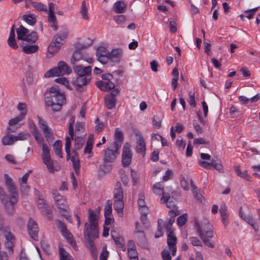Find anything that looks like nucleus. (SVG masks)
<instances>
[{"label": "nucleus", "instance_id": "obj_1", "mask_svg": "<svg viewBox=\"0 0 260 260\" xmlns=\"http://www.w3.org/2000/svg\"><path fill=\"white\" fill-rule=\"evenodd\" d=\"M50 96L45 98L47 106H51L53 111H59L63 104L66 103L65 95L61 93L57 86L51 87L49 89Z\"/></svg>", "mask_w": 260, "mask_h": 260}, {"label": "nucleus", "instance_id": "obj_2", "mask_svg": "<svg viewBox=\"0 0 260 260\" xmlns=\"http://www.w3.org/2000/svg\"><path fill=\"white\" fill-rule=\"evenodd\" d=\"M69 31L66 28L59 31L58 34L55 35L48 47V52L51 54L57 52L62 45V41H64L68 36Z\"/></svg>", "mask_w": 260, "mask_h": 260}, {"label": "nucleus", "instance_id": "obj_3", "mask_svg": "<svg viewBox=\"0 0 260 260\" xmlns=\"http://www.w3.org/2000/svg\"><path fill=\"white\" fill-rule=\"evenodd\" d=\"M16 32L17 39L21 40L22 42L24 43L34 44L38 39V35L37 32L35 31L30 32L29 29L23 25H20L18 28H16Z\"/></svg>", "mask_w": 260, "mask_h": 260}, {"label": "nucleus", "instance_id": "obj_4", "mask_svg": "<svg viewBox=\"0 0 260 260\" xmlns=\"http://www.w3.org/2000/svg\"><path fill=\"white\" fill-rule=\"evenodd\" d=\"M71 73L72 69L64 61H60L58 63V66L48 71L44 75V77L50 78L65 74H70Z\"/></svg>", "mask_w": 260, "mask_h": 260}, {"label": "nucleus", "instance_id": "obj_5", "mask_svg": "<svg viewBox=\"0 0 260 260\" xmlns=\"http://www.w3.org/2000/svg\"><path fill=\"white\" fill-rule=\"evenodd\" d=\"M42 158L44 164L46 166L49 171L53 173L54 171H58V169L54 167V161L51 159L50 154V149L47 145L45 143H42Z\"/></svg>", "mask_w": 260, "mask_h": 260}, {"label": "nucleus", "instance_id": "obj_6", "mask_svg": "<svg viewBox=\"0 0 260 260\" xmlns=\"http://www.w3.org/2000/svg\"><path fill=\"white\" fill-rule=\"evenodd\" d=\"M88 220L89 223H85L84 225V230L86 229L87 231H93L94 234H97L98 229V217L97 214L91 209H89Z\"/></svg>", "mask_w": 260, "mask_h": 260}, {"label": "nucleus", "instance_id": "obj_7", "mask_svg": "<svg viewBox=\"0 0 260 260\" xmlns=\"http://www.w3.org/2000/svg\"><path fill=\"white\" fill-rule=\"evenodd\" d=\"M133 152L131 145L128 142L124 143L122 153L121 163L123 167H127L131 163Z\"/></svg>", "mask_w": 260, "mask_h": 260}, {"label": "nucleus", "instance_id": "obj_8", "mask_svg": "<svg viewBox=\"0 0 260 260\" xmlns=\"http://www.w3.org/2000/svg\"><path fill=\"white\" fill-rule=\"evenodd\" d=\"M53 195L54 196V201L60 212H67L69 207L67 205L66 200L63 197L57 192V191H56L55 193H53Z\"/></svg>", "mask_w": 260, "mask_h": 260}, {"label": "nucleus", "instance_id": "obj_9", "mask_svg": "<svg viewBox=\"0 0 260 260\" xmlns=\"http://www.w3.org/2000/svg\"><path fill=\"white\" fill-rule=\"evenodd\" d=\"M38 118L39 127L43 131L46 140L48 143L51 142L53 139L52 131L48 127L46 122L43 119H42L40 117Z\"/></svg>", "mask_w": 260, "mask_h": 260}, {"label": "nucleus", "instance_id": "obj_10", "mask_svg": "<svg viewBox=\"0 0 260 260\" xmlns=\"http://www.w3.org/2000/svg\"><path fill=\"white\" fill-rule=\"evenodd\" d=\"M0 231L2 232L6 238V241H11L15 242V238L11 231L10 227L8 225H5L3 219H0Z\"/></svg>", "mask_w": 260, "mask_h": 260}, {"label": "nucleus", "instance_id": "obj_11", "mask_svg": "<svg viewBox=\"0 0 260 260\" xmlns=\"http://www.w3.org/2000/svg\"><path fill=\"white\" fill-rule=\"evenodd\" d=\"M27 228L30 237L35 240H37L39 228L37 222L34 219L30 218L27 224Z\"/></svg>", "mask_w": 260, "mask_h": 260}, {"label": "nucleus", "instance_id": "obj_12", "mask_svg": "<svg viewBox=\"0 0 260 260\" xmlns=\"http://www.w3.org/2000/svg\"><path fill=\"white\" fill-rule=\"evenodd\" d=\"M109 51L104 46L99 47L96 49V54L99 61L105 64L108 61Z\"/></svg>", "mask_w": 260, "mask_h": 260}, {"label": "nucleus", "instance_id": "obj_13", "mask_svg": "<svg viewBox=\"0 0 260 260\" xmlns=\"http://www.w3.org/2000/svg\"><path fill=\"white\" fill-rule=\"evenodd\" d=\"M18 202V199H16L14 197H9V201H6L4 202L3 204L4 206L6 211L9 215H13L15 212V205Z\"/></svg>", "mask_w": 260, "mask_h": 260}, {"label": "nucleus", "instance_id": "obj_14", "mask_svg": "<svg viewBox=\"0 0 260 260\" xmlns=\"http://www.w3.org/2000/svg\"><path fill=\"white\" fill-rule=\"evenodd\" d=\"M73 70L78 76H88L91 74L92 68L90 66L84 67L79 65L74 66Z\"/></svg>", "mask_w": 260, "mask_h": 260}, {"label": "nucleus", "instance_id": "obj_15", "mask_svg": "<svg viewBox=\"0 0 260 260\" xmlns=\"http://www.w3.org/2000/svg\"><path fill=\"white\" fill-rule=\"evenodd\" d=\"M84 237L88 244V248L95 247L94 242L92 238L95 239L99 237V231H97V234H94L93 231H87V230L86 229L84 230Z\"/></svg>", "mask_w": 260, "mask_h": 260}, {"label": "nucleus", "instance_id": "obj_16", "mask_svg": "<svg viewBox=\"0 0 260 260\" xmlns=\"http://www.w3.org/2000/svg\"><path fill=\"white\" fill-rule=\"evenodd\" d=\"M123 54V51L121 49H113L111 52L109 53L108 60H110L112 62L118 63L120 62Z\"/></svg>", "mask_w": 260, "mask_h": 260}, {"label": "nucleus", "instance_id": "obj_17", "mask_svg": "<svg viewBox=\"0 0 260 260\" xmlns=\"http://www.w3.org/2000/svg\"><path fill=\"white\" fill-rule=\"evenodd\" d=\"M69 159H71L74 171L76 174L78 175L80 173V164L79 159V155L77 151L75 150L72 151Z\"/></svg>", "mask_w": 260, "mask_h": 260}, {"label": "nucleus", "instance_id": "obj_18", "mask_svg": "<svg viewBox=\"0 0 260 260\" xmlns=\"http://www.w3.org/2000/svg\"><path fill=\"white\" fill-rule=\"evenodd\" d=\"M194 225L196 228L197 232L199 233L200 238L203 240L204 244L210 248H214V244L209 239H207L205 234L203 233L202 229L200 226V223L196 221L195 222Z\"/></svg>", "mask_w": 260, "mask_h": 260}, {"label": "nucleus", "instance_id": "obj_19", "mask_svg": "<svg viewBox=\"0 0 260 260\" xmlns=\"http://www.w3.org/2000/svg\"><path fill=\"white\" fill-rule=\"evenodd\" d=\"M200 226L207 239L213 237L214 232L212 230V226L209 224L208 220H205L204 223H202Z\"/></svg>", "mask_w": 260, "mask_h": 260}, {"label": "nucleus", "instance_id": "obj_20", "mask_svg": "<svg viewBox=\"0 0 260 260\" xmlns=\"http://www.w3.org/2000/svg\"><path fill=\"white\" fill-rule=\"evenodd\" d=\"M136 151L138 153H141L143 156L146 153V146L144 139L141 135L137 139Z\"/></svg>", "mask_w": 260, "mask_h": 260}, {"label": "nucleus", "instance_id": "obj_21", "mask_svg": "<svg viewBox=\"0 0 260 260\" xmlns=\"http://www.w3.org/2000/svg\"><path fill=\"white\" fill-rule=\"evenodd\" d=\"M117 154L113 150L107 148L105 150L103 160L105 162H113L116 159Z\"/></svg>", "mask_w": 260, "mask_h": 260}, {"label": "nucleus", "instance_id": "obj_22", "mask_svg": "<svg viewBox=\"0 0 260 260\" xmlns=\"http://www.w3.org/2000/svg\"><path fill=\"white\" fill-rule=\"evenodd\" d=\"M96 85L103 91L110 90L115 88V84L110 81H98L95 83Z\"/></svg>", "mask_w": 260, "mask_h": 260}, {"label": "nucleus", "instance_id": "obj_23", "mask_svg": "<svg viewBox=\"0 0 260 260\" xmlns=\"http://www.w3.org/2000/svg\"><path fill=\"white\" fill-rule=\"evenodd\" d=\"M20 45L22 47L23 52L27 54L35 53L39 50V46L36 45H27L21 42Z\"/></svg>", "mask_w": 260, "mask_h": 260}, {"label": "nucleus", "instance_id": "obj_24", "mask_svg": "<svg viewBox=\"0 0 260 260\" xmlns=\"http://www.w3.org/2000/svg\"><path fill=\"white\" fill-rule=\"evenodd\" d=\"M161 201L164 203H166L167 206L169 208L175 209L176 205L175 204V201L173 198L171 199L169 193H163L161 198Z\"/></svg>", "mask_w": 260, "mask_h": 260}, {"label": "nucleus", "instance_id": "obj_25", "mask_svg": "<svg viewBox=\"0 0 260 260\" xmlns=\"http://www.w3.org/2000/svg\"><path fill=\"white\" fill-rule=\"evenodd\" d=\"M219 212L221 217V221L224 226H226L229 223V216L227 213V208L225 204L221 205Z\"/></svg>", "mask_w": 260, "mask_h": 260}, {"label": "nucleus", "instance_id": "obj_26", "mask_svg": "<svg viewBox=\"0 0 260 260\" xmlns=\"http://www.w3.org/2000/svg\"><path fill=\"white\" fill-rule=\"evenodd\" d=\"M113 9L116 13H123L126 11V5L124 2L118 1L114 3Z\"/></svg>", "mask_w": 260, "mask_h": 260}, {"label": "nucleus", "instance_id": "obj_27", "mask_svg": "<svg viewBox=\"0 0 260 260\" xmlns=\"http://www.w3.org/2000/svg\"><path fill=\"white\" fill-rule=\"evenodd\" d=\"M90 78L87 76H78L75 80L73 81L74 86H84L90 82Z\"/></svg>", "mask_w": 260, "mask_h": 260}, {"label": "nucleus", "instance_id": "obj_28", "mask_svg": "<svg viewBox=\"0 0 260 260\" xmlns=\"http://www.w3.org/2000/svg\"><path fill=\"white\" fill-rule=\"evenodd\" d=\"M108 162L104 161L100 165L98 171V175L104 176L106 173H109L112 169V165H108Z\"/></svg>", "mask_w": 260, "mask_h": 260}, {"label": "nucleus", "instance_id": "obj_29", "mask_svg": "<svg viewBox=\"0 0 260 260\" xmlns=\"http://www.w3.org/2000/svg\"><path fill=\"white\" fill-rule=\"evenodd\" d=\"M116 103V98H113L111 95L107 94L105 96V105L107 109L112 110L115 108Z\"/></svg>", "mask_w": 260, "mask_h": 260}, {"label": "nucleus", "instance_id": "obj_30", "mask_svg": "<svg viewBox=\"0 0 260 260\" xmlns=\"http://www.w3.org/2000/svg\"><path fill=\"white\" fill-rule=\"evenodd\" d=\"M123 189L121 187V183L119 181H118L116 183L115 188L114 189V199L123 200Z\"/></svg>", "mask_w": 260, "mask_h": 260}, {"label": "nucleus", "instance_id": "obj_31", "mask_svg": "<svg viewBox=\"0 0 260 260\" xmlns=\"http://www.w3.org/2000/svg\"><path fill=\"white\" fill-rule=\"evenodd\" d=\"M138 233L139 234V235L137 237L138 243L142 248L145 249L147 248L148 244L144 233L142 231H138Z\"/></svg>", "mask_w": 260, "mask_h": 260}, {"label": "nucleus", "instance_id": "obj_32", "mask_svg": "<svg viewBox=\"0 0 260 260\" xmlns=\"http://www.w3.org/2000/svg\"><path fill=\"white\" fill-rule=\"evenodd\" d=\"M116 232L115 231L111 232V236L112 239H113L115 244L117 246L118 248H120L123 251H125V247L124 244L122 243L123 241L122 239L120 237L115 236L114 234Z\"/></svg>", "mask_w": 260, "mask_h": 260}, {"label": "nucleus", "instance_id": "obj_33", "mask_svg": "<svg viewBox=\"0 0 260 260\" xmlns=\"http://www.w3.org/2000/svg\"><path fill=\"white\" fill-rule=\"evenodd\" d=\"M38 207L39 209H42V211H45L46 214H49L50 208L46 203L45 200L43 198H39L37 202Z\"/></svg>", "mask_w": 260, "mask_h": 260}, {"label": "nucleus", "instance_id": "obj_34", "mask_svg": "<svg viewBox=\"0 0 260 260\" xmlns=\"http://www.w3.org/2000/svg\"><path fill=\"white\" fill-rule=\"evenodd\" d=\"M26 115V111L22 112L19 115L16 117L9 120V124L11 126L17 124L19 122L25 118Z\"/></svg>", "mask_w": 260, "mask_h": 260}, {"label": "nucleus", "instance_id": "obj_35", "mask_svg": "<svg viewBox=\"0 0 260 260\" xmlns=\"http://www.w3.org/2000/svg\"><path fill=\"white\" fill-rule=\"evenodd\" d=\"M62 142L60 140H57L53 145L54 152L60 158L62 157L61 152Z\"/></svg>", "mask_w": 260, "mask_h": 260}, {"label": "nucleus", "instance_id": "obj_36", "mask_svg": "<svg viewBox=\"0 0 260 260\" xmlns=\"http://www.w3.org/2000/svg\"><path fill=\"white\" fill-rule=\"evenodd\" d=\"M73 140V139H71V138L68 136L66 138L65 150L67 153V160H69L71 154H72L70 149L71 146V141Z\"/></svg>", "mask_w": 260, "mask_h": 260}, {"label": "nucleus", "instance_id": "obj_37", "mask_svg": "<svg viewBox=\"0 0 260 260\" xmlns=\"http://www.w3.org/2000/svg\"><path fill=\"white\" fill-rule=\"evenodd\" d=\"M14 142V136L13 135L8 134L2 139V143L4 145H11Z\"/></svg>", "mask_w": 260, "mask_h": 260}, {"label": "nucleus", "instance_id": "obj_38", "mask_svg": "<svg viewBox=\"0 0 260 260\" xmlns=\"http://www.w3.org/2000/svg\"><path fill=\"white\" fill-rule=\"evenodd\" d=\"M167 237V244L169 247L172 248L176 246L177 243V238L174 236V234L172 235V233L170 232L169 234H168Z\"/></svg>", "mask_w": 260, "mask_h": 260}, {"label": "nucleus", "instance_id": "obj_39", "mask_svg": "<svg viewBox=\"0 0 260 260\" xmlns=\"http://www.w3.org/2000/svg\"><path fill=\"white\" fill-rule=\"evenodd\" d=\"M23 19L29 25H34L37 21L36 18L32 14L24 15Z\"/></svg>", "mask_w": 260, "mask_h": 260}, {"label": "nucleus", "instance_id": "obj_40", "mask_svg": "<svg viewBox=\"0 0 260 260\" xmlns=\"http://www.w3.org/2000/svg\"><path fill=\"white\" fill-rule=\"evenodd\" d=\"M60 260H74L63 248H59Z\"/></svg>", "mask_w": 260, "mask_h": 260}, {"label": "nucleus", "instance_id": "obj_41", "mask_svg": "<svg viewBox=\"0 0 260 260\" xmlns=\"http://www.w3.org/2000/svg\"><path fill=\"white\" fill-rule=\"evenodd\" d=\"M234 170L238 176L244 178L247 181L250 180V177L246 171H241L238 166H235L234 167Z\"/></svg>", "mask_w": 260, "mask_h": 260}, {"label": "nucleus", "instance_id": "obj_42", "mask_svg": "<svg viewBox=\"0 0 260 260\" xmlns=\"http://www.w3.org/2000/svg\"><path fill=\"white\" fill-rule=\"evenodd\" d=\"M74 140L75 144L73 150L77 151V150H80L82 148L84 143V140L82 137H77L75 138Z\"/></svg>", "mask_w": 260, "mask_h": 260}, {"label": "nucleus", "instance_id": "obj_43", "mask_svg": "<svg viewBox=\"0 0 260 260\" xmlns=\"http://www.w3.org/2000/svg\"><path fill=\"white\" fill-rule=\"evenodd\" d=\"M124 207V203L122 200H114V208L119 213L122 212Z\"/></svg>", "mask_w": 260, "mask_h": 260}, {"label": "nucleus", "instance_id": "obj_44", "mask_svg": "<svg viewBox=\"0 0 260 260\" xmlns=\"http://www.w3.org/2000/svg\"><path fill=\"white\" fill-rule=\"evenodd\" d=\"M30 137V134L29 133L21 132L17 136H14V141L16 142L19 140H25Z\"/></svg>", "mask_w": 260, "mask_h": 260}, {"label": "nucleus", "instance_id": "obj_45", "mask_svg": "<svg viewBox=\"0 0 260 260\" xmlns=\"http://www.w3.org/2000/svg\"><path fill=\"white\" fill-rule=\"evenodd\" d=\"M55 222L57 228L60 231L61 234L68 230L66 224L60 220L56 219L55 220Z\"/></svg>", "mask_w": 260, "mask_h": 260}, {"label": "nucleus", "instance_id": "obj_46", "mask_svg": "<svg viewBox=\"0 0 260 260\" xmlns=\"http://www.w3.org/2000/svg\"><path fill=\"white\" fill-rule=\"evenodd\" d=\"M30 5L38 11L44 12L47 11V7L41 3L31 2L30 3Z\"/></svg>", "mask_w": 260, "mask_h": 260}, {"label": "nucleus", "instance_id": "obj_47", "mask_svg": "<svg viewBox=\"0 0 260 260\" xmlns=\"http://www.w3.org/2000/svg\"><path fill=\"white\" fill-rule=\"evenodd\" d=\"M112 202L111 200H108L104 208V215L110 216L112 214Z\"/></svg>", "mask_w": 260, "mask_h": 260}, {"label": "nucleus", "instance_id": "obj_48", "mask_svg": "<svg viewBox=\"0 0 260 260\" xmlns=\"http://www.w3.org/2000/svg\"><path fill=\"white\" fill-rule=\"evenodd\" d=\"M114 138L115 141L119 142L120 144L123 141V134L118 128L115 129Z\"/></svg>", "mask_w": 260, "mask_h": 260}, {"label": "nucleus", "instance_id": "obj_49", "mask_svg": "<svg viewBox=\"0 0 260 260\" xmlns=\"http://www.w3.org/2000/svg\"><path fill=\"white\" fill-rule=\"evenodd\" d=\"M187 214H184L177 218V223L180 227L184 225L187 221Z\"/></svg>", "mask_w": 260, "mask_h": 260}, {"label": "nucleus", "instance_id": "obj_50", "mask_svg": "<svg viewBox=\"0 0 260 260\" xmlns=\"http://www.w3.org/2000/svg\"><path fill=\"white\" fill-rule=\"evenodd\" d=\"M7 188L9 192L11 193V196L10 197H14L16 199H18V194L16 190L15 184L7 186Z\"/></svg>", "mask_w": 260, "mask_h": 260}, {"label": "nucleus", "instance_id": "obj_51", "mask_svg": "<svg viewBox=\"0 0 260 260\" xmlns=\"http://www.w3.org/2000/svg\"><path fill=\"white\" fill-rule=\"evenodd\" d=\"M81 13L83 19L87 20L88 19L87 9L86 7V4L85 1H83L82 3V6L81 8Z\"/></svg>", "mask_w": 260, "mask_h": 260}, {"label": "nucleus", "instance_id": "obj_52", "mask_svg": "<svg viewBox=\"0 0 260 260\" xmlns=\"http://www.w3.org/2000/svg\"><path fill=\"white\" fill-rule=\"evenodd\" d=\"M81 58V52L79 51H75L73 54L71 59V62L72 64H75L76 62Z\"/></svg>", "mask_w": 260, "mask_h": 260}, {"label": "nucleus", "instance_id": "obj_53", "mask_svg": "<svg viewBox=\"0 0 260 260\" xmlns=\"http://www.w3.org/2000/svg\"><path fill=\"white\" fill-rule=\"evenodd\" d=\"M32 136L34 137L35 140L39 145H42L44 143V138L40 135L39 131L31 132Z\"/></svg>", "mask_w": 260, "mask_h": 260}, {"label": "nucleus", "instance_id": "obj_54", "mask_svg": "<svg viewBox=\"0 0 260 260\" xmlns=\"http://www.w3.org/2000/svg\"><path fill=\"white\" fill-rule=\"evenodd\" d=\"M198 163L201 167L204 169H210L214 164V159H212L210 162L199 160Z\"/></svg>", "mask_w": 260, "mask_h": 260}, {"label": "nucleus", "instance_id": "obj_55", "mask_svg": "<svg viewBox=\"0 0 260 260\" xmlns=\"http://www.w3.org/2000/svg\"><path fill=\"white\" fill-rule=\"evenodd\" d=\"M160 222H162V220L161 219H159L158 220V222H157L158 226H157V232H156L155 235V238H159L161 236H162L163 235V232H162L163 229L161 225Z\"/></svg>", "mask_w": 260, "mask_h": 260}, {"label": "nucleus", "instance_id": "obj_56", "mask_svg": "<svg viewBox=\"0 0 260 260\" xmlns=\"http://www.w3.org/2000/svg\"><path fill=\"white\" fill-rule=\"evenodd\" d=\"M153 192L156 194H160L163 193V188L161 187L160 183H156L153 186Z\"/></svg>", "mask_w": 260, "mask_h": 260}, {"label": "nucleus", "instance_id": "obj_57", "mask_svg": "<svg viewBox=\"0 0 260 260\" xmlns=\"http://www.w3.org/2000/svg\"><path fill=\"white\" fill-rule=\"evenodd\" d=\"M108 255L109 252L107 249L106 246H105L102 248V251L100 256V260H107Z\"/></svg>", "mask_w": 260, "mask_h": 260}, {"label": "nucleus", "instance_id": "obj_58", "mask_svg": "<svg viewBox=\"0 0 260 260\" xmlns=\"http://www.w3.org/2000/svg\"><path fill=\"white\" fill-rule=\"evenodd\" d=\"M138 204L140 207H146V202L145 201V196L143 193H140L139 194Z\"/></svg>", "mask_w": 260, "mask_h": 260}, {"label": "nucleus", "instance_id": "obj_59", "mask_svg": "<svg viewBox=\"0 0 260 260\" xmlns=\"http://www.w3.org/2000/svg\"><path fill=\"white\" fill-rule=\"evenodd\" d=\"M128 257L130 258H136L138 257V252L136 250V248H127Z\"/></svg>", "mask_w": 260, "mask_h": 260}, {"label": "nucleus", "instance_id": "obj_60", "mask_svg": "<svg viewBox=\"0 0 260 260\" xmlns=\"http://www.w3.org/2000/svg\"><path fill=\"white\" fill-rule=\"evenodd\" d=\"M8 43L9 46L13 49H16L18 47L15 38H9L8 39Z\"/></svg>", "mask_w": 260, "mask_h": 260}, {"label": "nucleus", "instance_id": "obj_61", "mask_svg": "<svg viewBox=\"0 0 260 260\" xmlns=\"http://www.w3.org/2000/svg\"><path fill=\"white\" fill-rule=\"evenodd\" d=\"M188 94L189 99L188 101L189 104L191 107H195L196 106V103L195 101L194 94L191 91H190Z\"/></svg>", "mask_w": 260, "mask_h": 260}, {"label": "nucleus", "instance_id": "obj_62", "mask_svg": "<svg viewBox=\"0 0 260 260\" xmlns=\"http://www.w3.org/2000/svg\"><path fill=\"white\" fill-rule=\"evenodd\" d=\"M209 143H210L209 141L205 140L202 138L195 139L193 141V144L194 145H196V144H197V145H201V144L208 145V144H209Z\"/></svg>", "mask_w": 260, "mask_h": 260}, {"label": "nucleus", "instance_id": "obj_63", "mask_svg": "<svg viewBox=\"0 0 260 260\" xmlns=\"http://www.w3.org/2000/svg\"><path fill=\"white\" fill-rule=\"evenodd\" d=\"M15 242L11 241H6L5 242V247L8 249L9 252L10 253H13V248L14 246Z\"/></svg>", "mask_w": 260, "mask_h": 260}, {"label": "nucleus", "instance_id": "obj_64", "mask_svg": "<svg viewBox=\"0 0 260 260\" xmlns=\"http://www.w3.org/2000/svg\"><path fill=\"white\" fill-rule=\"evenodd\" d=\"M161 255L163 260H171L172 257L168 250L164 249L161 252Z\"/></svg>", "mask_w": 260, "mask_h": 260}]
</instances>
